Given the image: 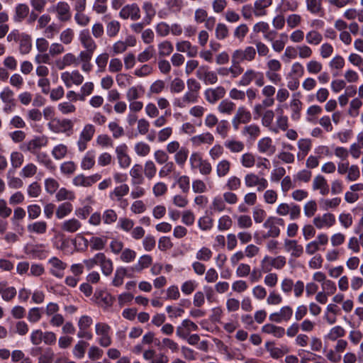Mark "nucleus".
<instances>
[{
	"label": "nucleus",
	"instance_id": "obj_1",
	"mask_svg": "<svg viewBox=\"0 0 363 363\" xmlns=\"http://www.w3.org/2000/svg\"><path fill=\"white\" fill-rule=\"evenodd\" d=\"M189 165L192 171H199L203 176H208L212 172V165L210 162L204 159L198 152H192L189 157Z\"/></svg>",
	"mask_w": 363,
	"mask_h": 363
},
{
	"label": "nucleus",
	"instance_id": "obj_2",
	"mask_svg": "<svg viewBox=\"0 0 363 363\" xmlns=\"http://www.w3.org/2000/svg\"><path fill=\"white\" fill-rule=\"evenodd\" d=\"M129 191V186L127 184H121L109 192L108 197L111 201L118 203L119 208L126 209L129 203L125 196L128 194Z\"/></svg>",
	"mask_w": 363,
	"mask_h": 363
},
{
	"label": "nucleus",
	"instance_id": "obj_3",
	"mask_svg": "<svg viewBox=\"0 0 363 363\" xmlns=\"http://www.w3.org/2000/svg\"><path fill=\"white\" fill-rule=\"evenodd\" d=\"M252 82L257 86H263L264 84V74L254 69H247L243 73L238 82L240 86H247Z\"/></svg>",
	"mask_w": 363,
	"mask_h": 363
},
{
	"label": "nucleus",
	"instance_id": "obj_4",
	"mask_svg": "<svg viewBox=\"0 0 363 363\" xmlns=\"http://www.w3.org/2000/svg\"><path fill=\"white\" fill-rule=\"evenodd\" d=\"M48 144V138L45 135H38L21 144L20 149L24 152H28L35 155Z\"/></svg>",
	"mask_w": 363,
	"mask_h": 363
},
{
	"label": "nucleus",
	"instance_id": "obj_5",
	"mask_svg": "<svg viewBox=\"0 0 363 363\" xmlns=\"http://www.w3.org/2000/svg\"><path fill=\"white\" fill-rule=\"evenodd\" d=\"M49 129L55 133H64L70 135L73 132L74 123L68 118H53L48 124Z\"/></svg>",
	"mask_w": 363,
	"mask_h": 363
},
{
	"label": "nucleus",
	"instance_id": "obj_6",
	"mask_svg": "<svg viewBox=\"0 0 363 363\" xmlns=\"http://www.w3.org/2000/svg\"><path fill=\"white\" fill-rule=\"evenodd\" d=\"M284 221L282 218L270 216L264 223L263 227L267 229V232L264 235V238H277L279 236L281 230L279 225H284Z\"/></svg>",
	"mask_w": 363,
	"mask_h": 363
},
{
	"label": "nucleus",
	"instance_id": "obj_7",
	"mask_svg": "<svg viewBox=\"0 0 363 363\" xmlns=\"http://www.w3.org/2000/svg\"><path fill=\"white\" fill-rule=\"evenodd\" d=\"M244 183L247 188L257 187L258 191H262L268 187V181L264 178L259 177L254 172H250L245 175Z\"/></svg>",
	"mask_w": 363,
	"mask_h": 363
},
{
	"label": "nucleus",
	"instance_id": "obj_8",
	"mask_svg": "<svg viewBox=\"0 0 363 363\" xmlns=\"http://www.w3.org/2000/svg\"><path fill=\"white\" fill-rule=\"evenodd\" d=\"M48 11L56 13L57 20L60 22H67L71 19V9L66 1H59L52 5Z\"/></svg>",
	"mask_w": 363,
	"mask_h": 363
},
{
	"label": "nucleus",
	"instance_id": "obj_9",
	"mask_svg": "<svg viewBox=\"0 0 363 363\" xmlns=\"http://www.w3.org/2000/svg\"><path fill=\"white\" fill-rule=\"evenodd\" d=\"M256 57V50L252 46H247L244 49H236L231 55V60L241 63L242 62H252Z\"/></svg>",
	"mask_w": 363,
	"mask_h": 363
},
{
	"label": "nucleus",
	"instance_id": "obj_10",
	"mask_svg": "<svg viewBox=\"0 0 363 363\" xmlns=\"http://www.w3.org/2000/svg\"><path fill=\"white\" fill-rule=\"evenodd\" d=\"M96 334L99 337V344L104 347L110 346L112 343L110 335L111 327L105 323H97L95 325Z\"/></svg>",
	"mask_w": 363,
	"mask_h": 363
},
{
	"label": "nucleus",
	"instance_id": "obj_11",
	"mask_svg": "<svg viewBox=\"0 0 363 363\" xmlns=\"http://www.w3.org/2000/svg\"><path fill=\"white\" fill-rule=\"evenodd\" d=\"M95 132L96 128L92 124L88 123L83 127L77 141V147L79 152H83L86 149L87 143L92 140Z\"/></svg>",
	"mask_w": 363,
	"mask_h": 363
},
{
	"label": "nucleus",
	"instance_id": "obj_12",
	"mask_svg": "<svg viewBox=\"0 0 363 363\" xmlns=\"http://www.w3.org/2000/svg\"><path fill=\"white\" fill-rule=\"evenodd\" d=\"M61 79L67 88H70L82 84L84 77L79 70H72L61 73Z\"/></svg>",
	"mask_w": 363,
	"mask_h": 363
},
{
	"label": "nucleus",
	"instance_id": "obj_13",
	"mask_svg": "<svg viewBox=\"0 0 363 363\" xmlns=\"http://www.w3.org/2000/svg\"><path fill=\"white\" fill-rule=\"evenodd\" d=\"M101 178V175L96 173L90 176H85L83 174L76 175L72 179V184L77 187H90Z\"/></svg>",
	"mask_w": 363,
	"mask_h": 363
},
{
	"label": "nucleus",
	"instance_id": "obj_14",
	"mask_svg": "<svg viewBox=\"0 0 363 363\" xmlns=\"http://www.w3.org/2000/svg\"><path fill=\"white\" fill-rule=\"evenodd\" d=\"M49 272L57 278H62L67 264L57 257H52L48 261Z\"/></svg>",
	"mask_w": 363,
	"mask_h": 363
},
{
	"label": "nucleus",
	"instance_id": "obj_15",
	"mask_svg": "<svg viewBox=\"0 0 363 363\" xmlns=\"http://www.w3.org/2000/svg\"><path fill=\"white\" fill-rule=\"evenodd\" d=\"M293 313V308L290 306H284L278 311L271 313L269 319L277 323L288 322L291 320Z\"/></svg>",
	"mask_w": 363,
	"mask_h": 363
},
{
	"label": "nucleus",
	"instance_id": "obj_16",
	"mask_svg": "<svg viewBox=\"0 0 363 363\" xmlns=\"http://www.w3.org/2000/svg\"><path fill=\"white\" fill-rule=\"evenodd\" d=\"M119 16L124 20L138 21L141 17L140 9L136 4H127L121 9Z\"/></svg>",
	"mask_w": 363,
	"mask_h": 363
},
{
	"label": "nucleus",
	"instance_id": "obj_17",
	"mask_svg": "<svg viewBox=\"0 0 363 363\" xmlns=\"http://www.w3.org/2000/svg\"><path fill=\"white\" fill-rule=\"evenodd\" d=\"M251 118L250 112L245 106H240L232 118V125L235 130H238L241 123H247Z\"/></svg>",
	"mask_w": 363,
	"mask_h": 363
},
{
	"label": "nucleus",
	"instance_id": "obj_18",
	"mask_svg": "<svg viewBox=\"0 0 363 363\" xmlns=\"http://www.w3.org/2000/svg\"><path fill=\"white\" fill-rule=\"evenodd\" d=\"M335 216L330 213H325L322 216H315L313 220V224L317 229L330 228L335 223Z\"/></svg>",
	"mask_w": 363,
	"mask_h": 363
},
{
	"label": "nucleus",
	"instance_id": "obj_19",
	"mask_svg": "<svg viewBox=\"0 0 363 363\" xmlns=\"http://www.w3.org/2000/svg\"><path fill=\"white\" fill-rule=\"evenodd\" d=\"M226 94L225 89L222 86L215 88H208L204 91V97L207 102L211 104H216L218 100L223 99Z\"/></svg>",
	"mask_w": 363,
	"mask_h": 363
},
{
	"label": "nucleus",
	"instance_id": "obj_20",
	"mask_svg": "<svg viewBox=\"0 0 363 363\" xmlns=\"http://www.w3.org/2000/svg\"><path fill=\"white\" fill-rule=\"evenodd\" d=\"M198 325L189 319L184 320L176 328V334L179 338H186L191 332L197 331Z\"/></svg>",
	"mask_w": 363,
	"mask_h": 363
},
{
	"label": "nucleus",
	"instance_id": "obj_21",
	"mask_svg": "<svg viewBox=\"0 0 363 363\" xmlns=\"http://www.w3.org/2000/svg\"><path fill=\"white\" fill-rule=\"evenodd\" d=\"M283 106H279L277 108V116L276 118V125L271 128V131L278 133L279 130L286 131L289 128V118L284 115Z\"/></svg>",
	"mask_w": 363,
	"mask_h": 363
},
{
	"label": "nucleus",
	"instance_id": "obj_22",
	"mask_svg": "<svg viewBox=\"0 0 363 363\" xmlns=\"http://www.w3.org/2000/svg\"><path fill=\"white\" fill-rule=\"evenodd\" d=\"M79 40L84 48V50L95 52L97 49V45L93 37L91 35L89 30H82L79 34Z\"/></svg>",
	"mask_w": 363,
	"mask_h": 363
},
{
	"label": "nucleus",
	"instance_id": "obj_23",
	"mask_svg": "<svg viewBox=\"0 0 363 363\" xmlns=\"http://www.w3.org/2000/svg\"><path fill=\"white\" fill-rule=\"evenodd\" d=\"M116 157L119 164V166L125 169L130 165L131 159L128 155V146L123 143L118 145L116 147Z\"/></svg>",
	"mask_w": 363,
	"mask_h": 363
},
{
	"label": "nucleus",
	"instance_id": "obj_24",
	"mask_svg": "<svg viewBox=\"0 0 363 363\" xmlns=\"http://www.w3.org/2000/svg\"><path fill=\"white\" fill-rule=\"evenodd\" d=\"M300 96V92L293 94L292 99L289 104V106L291 110V118L295 121H298L301 118V111L302 110L303 103L299 99Z\"/></svg>",
	"mask_w": 363,
	"mask_h": 363
},
{
	"label": "nucleus",
	"instance_id": "obj_25",
	"mask_svg": "<svg viewBox=\"0 0 363 363\" xmlns=\"http://www.w3.org/2000/svg\"><path fill=\"white\" fill-rule=\"evenodd\" d=\"M284 247L285 251L293 257H299L303 253V247L296 240L285 239Z\"/></svg>",
	"mask_w": 363,
	"mask_h": 363
},
{
	"label": "nucleus",
	"instance_id": "obj_26",
	"mask_svg": "<svg viewBox=\"0 0 363 363\" xmlns=\"http://www.w3.org/2000/svg\"><path fill=\"white\" fill-rule=\"evenodd\" d=\"M257 150L260 153L270 156L275 153L276 146L273 144V140L271 138L264 137L258 141Z\"/></svg>",
	"mask_w": 363,
	"mask_h": 363
},
{
	"label": "nucleus",
	"instance_id": "obj_27",
	"mask_svg": "<svg viewBox=\"0 0 363 363\" xmlns=\"http://www.w3.org/2000/svg\"><path fill=\"white\" fill-rule=\"evenodd\" d=\"M190 140L193 146L200 147L202 145H212L214 143L215 138L212 133L206 132L193 136Z\"/></svg>",
	"mask_w": 363,
	"mask_h": 363
},
{
	"label": "nucleus",
	"instance_id": "obj_28",
	"mask_svg": "<svg viewBox=\"0 0 363 363\" xmlns=\"http://www.w3.org/2000/svg\"><path fill=\"white\" fill-rule=\"evenodd\" d=\"M176 49L180 52H186L189 57H194L198 54V48L188 40H179L176 43Z\"/></svg>",
	"mask_w": 363,
	"mask_h": 363
},
{
	"label": "nucleus",
	"instance_id": "obj_29",
	"mask_svg": "<svg viewBox=\"0 0 363 363\" xmlns=\"http://www.w3.org/2000/svg\"><path fill=\"white\" fill-rule=\"evenodd\" d=\"M314 191L319 190L320 194L326 196L329 194L330 189L325 178L322 175H317L314 177L312 185Z\"/></svg>",
	"mask_w": 363,
	"mask_h": 363
},
{
	"label": "nucleus",
	"instance_id": "obj_30",
	"mask_svg": "<svg viewBox=\"0 0 363 363\" xmlns=\"http://www.w3.org/2000/svg\"><path fill=\"white\" fill-rule=\"evenodd\" d=\"M232 163L228 159H222L216 164V174L218 178L225 177L231 171Z\"/></svg>",
	"mask_w": 363,
	"mask_h": 363
},
{
	"label": "nucleus",
	"instance_id": "obj_31",
	"mask_svg": "<svg viewBox=\"0 0 363 363\" xmlns=\"http://www.w3.org/2000/svg\"><path fill=\"white\" fill-rule=\"evenodd\" d=\"M96 302L102 308L111 306L113 302V298L106 291H97L94 294Z\"/></svg>",
	"mask_w": 363,
	"mask_h": 363
},
{
	"label": "nucleus",
	"instance_id": "obj_32",
	"mask_svg": "<svg viewBox=\"0 0 363 363\" xmlns=\"http://www.w3.org/2000/svg\"><path fill=\"white\" fill-rule=\"evenodd\" d=\"M29 7L26 4H18L14 9L13 21L15 23H21L29 14Z\"/></svg>",
	"mask_w": 363,
	"mask_h": 363
},
{
	"label": "nucleus",
	"instance_id": "obj_33",
	"mask_svg": "<svg viewBox=\"0 0 363 363\" xmlns=\"http://www.w3.org/2000/svg\"><path fill=\"white\" fill-rule=\"evenodd\" d=\"M223 145L231 153H240L245 149L244 143L235 138L227 139L224 141Z\"/></svg>",
	"mask_w": 363,
	"mask_h": 363
},
{
	"label": "nucleus",
	"instance_id": "obj_34",
	"mask_svg": "<svg viewBox=\"0 0 363 363\" xmlns=\"http://www.w3.org/2000/svg\"><path fill=\"white\" fill-rule=\"evenodd\" d=\"M152 264V258L149 255L140 256L136 264L131 267V271L133 272H141L143 269L148 268Z\"/></svg>",
	"mask_w": 363,
	"mask_h": 363
},
{
	"label": "nucleus",
	"instance_id": "obj_35",
	"mask_svg": "<svg viewBox=\"0 0 363 363\" xmlns=\"http://www.w3.org/2000/svg\"><path fill=\"white\" fill-rule=\"evenodd\" d=\"M97 258L99 259L98 265H100L103 274L106 276L110 275L113 269L112 261L107 258L102 252H99V257Z\"/></svg>",
	"mask_w": 363,
	"mask_h": 363
},
{
	"label": "nucleus",
	"instance_id": "obj_36",
	"mask_svg": "<svg viewBox=\"0 0 363 363\" xmlns=\"http://www.w3.org/2000/svg\"><path fill=\"white\" fill-rule=\"evenodd\" d=\"M272 4V0H257L254 3V15L262 17L267 15V8Z\"/></svg>",
	"mask_w": 363,
	"mask_h": 363
},
{
	"label": "nucleus",
	"instance_id": "obj_37",
	"mask_svg": "<svg viewBox=\"0 0 363 363\" xmlns=\"http://www.w3.org/2000/svg\"><path fill=\"white\" fill-rule=\"evenodd\" d=\"M209 208L213 213H220L227 210V206L220 195H217L212 199Z\"/></svg>",
	"mask_w": 363,
	"mask_h": 363
},
{
	"label": "nucleus",
	"instance_id": "obj_38",
	"mask_svg": "<svg viewBox=\"0 0 363 363\" xmlns=\"http://www.w3.org/2000/svg\"><path fill=\"white\" fill-rule=\"evenodd\" d=\"M19 52L22 55L28 54L32 49V38L30 35L22 33L19 40Z\"/></svg>",
	"mask_w": 363,
	"mask_h": 363
},
{
	"label": "nucleus",
	"instance_id": "obj_39",
	"mask_svg": "<svg viewBox=\"0 0 363 363\" xmlns=\"http://www.w3.org/2000/svg\"><path fill=\"white\" fill-rule=\"evenodd\" d=\"M0 294L6 301H10L16 295V289L13 286H8L6 281L0 282Z\"/></svg>",
	"mask_w": 363,
	"mask_h": 363
},
{
	"label": "nucleus",
	"instance_id": "obj_40",
	"mask_svg": "<svg viewBox=\"0 0 363 363\" xmlns=\"http://www.w3.org/2000/svg\"><path fill=\"white\" fill-rule=\"evenodd\" d=\"M262 332L266 334L272 335L275 337L281 338L285 334V329L281 326L268 323L262 326Z\"/></svg>",
	"mask_w": 363,
	"mask_h": 363
},
{
	"label": "nucleus",
	"instance_id": "obj_41",
	"mask_svg": "<svg viewBox=\"0 0 363 363\" xmlns=\"http://www.w3.org/2000/svg\"><path fill=\"white\" fill-rule=\"evenodd\" d=\"M82 228L81 222L77 218H71L65 220L61 224V229L67 233H74Z\"/></svg>",
	"mask_w": 363,
	"mask_h": 363
},
{
	"label": "nucleus",
	"instance_id": "obj_42",
	"mask_svg": "<svg viewBox=\"0 0 363 363\" xmlns=\"http://www.w3.org/2000/svg\"><path fill=\"white\" fill-rule=\"evenodd\" d=\"M27 230L30 233L43 235L48 230V224L44 220H38L27 225Z\"/></svg>",
	"mask_w": 363,
	"mask_h": 363
},
{
	"label": "nucleus",
	"instance_id": "obj_43",
	"mask_svg": "<svg viewBox=\"0 0 363 363\" xmlns=\"http://www.w3.org/2000/svg\"><path fill=\"white\" fill-rule=\"evenodd\" d=\"M130 175L131 177V184L135 185L141 184L144 178L142 174V167L140 164H136L132 167L130 170Z\"/></svg>",
	"mask_w": 363,
	"mask_h": 363
},
{
	"label": "nucleus",
	"instance_id": "obj_44",
	"mask_svg": "<svg viewBox=\"0 0 363 363\" xmlns=\"http://www.w3.org/2000/svg\"><path fill=\"white\" fill-rule=\"evenodd\" d=\"M299 152L297 155L298 158L303 159L311 150L312 143L310 139L301 138L297 143Z\"/></svg>",
	"mask_w": 363,
	"mask_h": 363
},
{
	"label": "nucleus",
	"instance_id": "obj_45",
	"mask_svg": "<svg viewBox=\"0 0 363 363\" xmlns=\"http://www.w3.org/2000/svg\"><path fill=\"white\" fill-rule=\"evenodd\" d=\"M54 247L65 254H72L73 250L70 247V240L68 238H65L64 235H61L57 238V240L54 242Z\"/></svg>",
	"mask_w": 363,
	"mask_h": 363
},
{
	"label": "nucleus",
	"instance_id": "obj_46",
	"mask_svg": "<svg viewBox=\"0 0 363 363\" xmlns=\"http://www.w3.org/2000/svg\"><path fill=\"white\" fill-rule=\"evenodd\" d=\"M235 107L234 102L229 99H224L219 103L217 109L220 113L230 116L234 112Z\"/></svg>",
	"mask_w": 363,
	"mask_h": 363
},
{
	"label": "nucleus",
	"instance_id": "obj_47",
	"mask_svg": "<svg viewBox=\"0 0 363 363\" xmlns=\"http://www.w3.org/2000/svg\"><path fill=\"white\" fill-rule=\"evenodd\" d=\"M95 164V152L89 150L86 152L81 161V168L83 170H89L94 167Z\"/></svg>",
	"mask_w": 363,
	"mask_h": 363
},
{
	"label": "nucleus",
	"instance_id": "obj_48",
	"mask_svg": "<svg viewBox=\"0 0 363 363\" xmlns=\"http://www.w3.org/2000/svg\"><path fill=\"white\" fill-rule=\"evenodd\" d=\"M306 10L313 15H319L323 12L321 0H305Z\"/></svg>",
	"mask_w": 363,
	"mask_h": 363
},
{
	"label": "nucleus",
	"instance_id": "obj_49",
	"mask_svg": "<svg viewBox=\"0 0 363 363\" xmlns=\"http://www.w3.org/2000/svg\"><path fill=\"white\" fill-rule=\"evenodd\" d=\"M158 55L160 57L169 56L174 50L173 44L169 40H163L158 45Z\"/></svg>",
	"mask_w": 363,
	"mask_h": 363
},
{
	"label": "nucleus",
	"instance_id": "obj_50",
	"mask_svg": "<svg viewBox=\"0 0 363 363\" xmlns=\"http://www.w3.org/2000/svg\"><path fill=\"white\" fill-rule=\"evenodd\" d=\"M323 39V35L315 30H309L306 35V41L311 45H318Z\"/></svg>",
	"mask_w": 363,
	"mask_h": 363
},
{
	"label": "nucleus",
	"instance_id": "obj_51",
	"mask_svg": "<svg viewBox=\"0 0 363 363\" xmlns=\"http://www.w3.org/2000/svg\"><path fill=\"white\" fill-rule=\"evenodd\" d=\"M306 66L307 72L313 75L318 74L323 69V63L315 59L308 61Z\"/></svg>",
	"mask_w": 363,
	"mask_h": 363
},
{
	"label": "nucleus",
	"instance_id": "obj_52",
	"mask_svg": "<svg viewBox=\"0 0 363 363\" xmlns=\"http://www.w3.org/2000/svg\"><path fill=\"white\" fill-rule=\"evenodd\" d=\"M125 277H130V276L128 275L127 269L123 267L117 268L112 280V284L114 286H121L123 284V280Z\"/></svg>",
	"mask_w": 363,
	"mask_h": 363
},
{
	"label": "nucleus",
	"instance_id": "obj_53",
	"mask_svg": "<svg viewBox=\"0 0 363 363\" xmlns=\"http://www.w3.org/2000/svg\"><path fill=\"white\" fill-rule=\"evenodd\" d=\"M68 152V147L65 144H58L52 148L51 151L52 156L56 160H61L64 159Z\"/></svg>",
	"mask_w": 363,
	"mask_h": 363
},
{
	"label": "nucleus",
	"instance_id": "obj_54",
	"mask_svg": "<svg viewBox=\"0 0 363 363\" xmlns=\"http://www.w3.org/2000/svg\"><path fill=\"white\" fill-rule=\"evenodd\" d=\"M102 220L105 225H112L118 220V214L116 211L112 208H108L104 211L102 215Z\"/></svg>",
	"mask_w": 363,
	"mask_h": 363
},
{
	"label": "nucleus",
	"instance_id": "obj_55",
	"mask_svg": "<svg viewBox=\"0 0 363 363\" xmlns=\"http://www.w3.org/2000/svg\"><path fill=\"white\" fill-rule=\"evenodd\" d=\"M0 99L3 103L8 105H14V92L8 86L4 87L0 93Z\"/></svg>",
	"mask_w": 363,
	"mask_h": 363
},
{
	"label": "nucleus",
	"instance_id": "obj_56",
	"mask_svg": "<svg viewBox=\"0 0 363 363\" xmlns=\"http://www.w3.org/2000/svg\"><path fill=\"white\" fill-rule=\"evenodd\" d=\"M154 56L155 49L153 46L150 45L138 55L137 60L140 63H145L153 58Z\"/></svg>",
	"mask_w": 363,
	"mask_h": 363
},
{
	"label": "nucleus",
	"instance_id": "obj_57",
	"mask_svg": "<svg viewBox=\"0 0 363 363\" xmlns=\"http://www.w3.org/2000/svg\"><path fill=\"white\" fill-rule=\"evenodd\" d=\"M236 222L237 226L240 229H248L253 225L251 217L246 214L236 216Z\"/></svg>",
	"mask_w": 363,
	"mask_h": 363
},
{
	"label": "nucleus",
	"instance_id": "obj_58",
	"mask_svg": "<svg viewBox=\"0 0 363 363\" xmlns=\"http://www.w3.org/2000/svg\"><path fill=\"white\" fill-rule=\"evenodd\" d=\"M106 35L109 38L116 37L121 29V23L116 20H112L106 24Z\"/></svg>",
	"mask_w": 363,
	"mask_h": 363
},
{
	"label": "nucleus",
	"instance_id": "obj_59",
	"mask_svg": "<svg viewBox=\"0 0 363 363\" xmlns=\"http://www.w3.org/2000/svg\"><path fill=\"white\" fill-rule=\"evenodd\" d=\"M255 155L250 152L242 154L240 159L241 165L245 168L253 167L255 164Z\"/></svg>",
	"mask_w": 363,
	"mask_h": 363
},
{
	"label": "nucleus",
	"instance_id": "obj_60",
	"mask_svg": "<svg viewBox=\"0 0 363 363\" xmlns=\"http://www.w3.org/2000/svg\"><path fill=\"white\" fill-rule=\"evenodd\" d=\"M213 226V220L209 216H203L198 220V227L202 231H208Z\"/></svg>",
	"mask_w": 363,
	"mask_h": 363
},
{
	"label": "nucleus",
	"instance_id": "obj_61",
	"mask_svg": "<svg viewBox=\"0 0 363 363\" xmlns=\"http://www.w3.org/2000/svg\"><path fill=\"white\" fill-rule=\"evenodd\" d=\"M233 226V220L228 215H223L218 220L217 228L219 231L230 230Z\"/></svg>",
	"mask_w": 363,
	"mask_h": 363
},
{
	"label": "nucleus",
	"instance_id": "obj_62",
	"mask_svg": "<svg viewBox=\"0 0 363 363\" xmlns=\"http://www.w3.org/2000/svg\"><path fill=\"white\" fill-rule=\"evenodd\" d=\"M55 198L58 201H73L75 199V194L74 191L62 187L56 193Z\"/></svg>",
	"mask_w": 363,
	"mask_h": 363
},
{
	"label": "nucleus",
	"instance_id": "obj_63",
	"mask_svg": "<svg viewBox=\"0 0 363 363\" xmlns=\"http://www.w3.org/2000/svg\"><path fill=\"white\" fill-rule=\"evenodd\" d=\"M341 199L340 197H335L333 199H323L320 201V206L323 209L327 211L330 208H335L340 206Z\"/></svg>",
	"mask_w": 363,
	"mask_h": 363
},
{
	"label": "nucleus",
	"instance_id": "obj_64",
	"mask_svg": "<svg viewBox=\"0 0 363 363\" xmlns=\"http://www.w3.org/2000/svg\"><path fill=\"white\" fill-rule=\"evenodd\" d=\"M188 155V149L184 147H182L181 149L174 154V160L175 163L179 166H184L187 160Z\"/></svg>",
	"mask_w": 363,
	"mask_h": 363
}]
</instances>
